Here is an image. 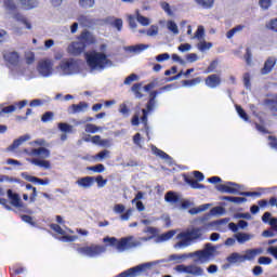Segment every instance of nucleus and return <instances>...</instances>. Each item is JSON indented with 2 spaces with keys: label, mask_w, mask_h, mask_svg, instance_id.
Masks as SVG:
<instances>
[{
  "label": "nucleus",
  "mask_w": 277,
  "mask_h": 277,
  "mask_svg": "<svg viewBox=\"0 0 277 277\" xmlns=\"http://www.w3.org/2000/svg\"><path fill=\"white\" fill-rule=\"evenodd\" d=\"M77 40L71 42L67 48L69 55H74L75 57L81 55L90 44H96V37L90 30H83Z\"/></svg>",
  "instance_id": "f03ea898"
},
{
  "label": "nucleus",
  "mask_w": 277,
  "mask_h": 277,
  "mask_svg": "<svg viewBox=\"0 0 277 277\" xmlns=\"http://www.w3.org/2000/svg\"><path fill=\"white\" fill-rule=\"evenodd\" d=\"M245 60L247 64H252V50L250 48L246 49Z\"/></svg>",
  "instance_id": "680f3d73"
},
{
  "label": "nucleus",
  "mask_w": 277,
  "mask_h": 277,
  "mask_svg": "<svg viewBox=\"0 0 277 277\" xmlns=\"http://www.w3.org/2000/svg\"><path fill=\"white\" fill-rule=\"evenodd\" d=\"M193 176H195L196 180L187 174H183L184 183L189 185L192 189H205L206 186L200 184V182L205 181V174L200 171H194Z\"/></svg>",
  "instance_id": "1a4fd4ad"
},
{
  "label": "nucleus",
  "mask_w": 277,
  "mask_h": 277,
  "mask_svg": "<svg viewBox=\"0 0 277 277\" xmlns=\"http://www.w3.org/2000/svg\"><path fill=\"white\" fill-rule=\"evenodd\" d=\"M263 105L267 107L272 116H277V96L274 98H266L263 101Z\"/></svg>",
  "instance_id": "a211bd4d"
},
{
  "label": "nucleus",
  "mask_w": 277,
  "mask_h": 277,
  "mask_svg": "<svg viewBox=\"0 0 277 277\" xmlns=\"http://www.w3.org/2000/svg\"><path fill=\"white\" fill-rule=\"evenodd\" d=\"M58 131H61L62 133H72V126L61 122L58 123Z\"/></svg>",
  "instance_id": "e433bc0d"
},
{
  "label": "nucleus",
  "mask_w": 277,
  "mask_h": 277,
  "mask_svg": "<svg viewBox=\"0 0 277 277\" xmlns=\"http://www.w3.org/2000/svg\"><path fill=\"white\" fill-rule=\"evenodd\" d=\"M55 114H53V111H47L42 115L41 122H51Z\"/></svg>",
  "instance_id": "3c124183"
},
{
  "label": "nucleus",
  "mask_w": 277,
  "mask_h": 277,
  "mask_svg": "<svg viewBox=\"0 0 277 277\" xmlns=\"http://www.w3.org/2000/svg\"><path fill=\"white\" fill-rule=\"evenodd\" d=\"M76 183L79 187H83L84 189H88L92 187V185H94V176L80 177Z\"/></svg>",
  "instance_id": "412c9836"
},
{
  "label": "nucleus",
  "mask_w": 277,
  "mask_h": 277,
  "mask_svg": "<svg viewBox=\"0 0 277 277\" xmlns=\"http://www.w3.org/2000/svg\"><path fill=\"white\" fill-rule=\"evenodd\" d=\"M140 90H142V83H134L132 85V92H134L136 98H142V96H144Z\"/></svg>",
  "instance_id": "c03bdc74"
},
{
  "label": "nucleus",
  "mask_w": 277,
  "mask_h": 277,
  "mask_svg": "<svg viewBox=\"0 0 277 277\" xmlns=\"http://www.w3.org/2000/svg\"><path fill=\"white\" fill-rule=\"evenodd\" d=\"M85 62L91 70H104V68L109 64V58L107 54L103 52H85L84 53Z\"/></svg>",
  "instance_id": "20e7f679"
},
{
  "label": "nucleus",
  "mask_w": 277,
  "mask_h": 277,
  "mask_svg": "<svg viewBox=\"0 0 277 277\" xmlns=\"http://www.w3.org/2000/svg\"><path fill=\"white\" fill-rule=\"evenodd\" d=\"M170 60V54L168 53H162L156 56V62H166Z\"/></svg>",
  "instance_id": "338daca9"
},
{
  "label": "nucleus",
  "mask_w": 277,
  "mask_h": 277,
  "mask_svg": "<svg viewBox=\"0 0 277 277\" xmlns=\"http://www.w3.org/2000/svg\"><path fill=\"white\" fill-rule=\"evenodd\" d=\"M164 200L171 205H179V202H181V195L170 190L164 195Z\"/></svg>",
  "instance_id": "5701e85b"
},
{
  "label": "nucleus",
  "mask_w": 277,
  "mask_h": 277,
  "mask_svg": "<svg viewBox=\"0 0 277 277\" xmlns=\"http://www.w3.org/2000/svg\"><path fill=\"white\" fill-rule=\"evenodd\" d=\"M31 136H29V134H25L19 136L18 138L14 140L13 143L9 146V150H16V148H18L19 146H22V144H25V142H28V140H30Z\"/></svg>",
  "instance_id": "aec40b11"
},
{
  "label": "nucleus",
  "mask_w": 277,
  "mask_h": 277,
  "mask_svg": "<svg viewBox=\"0 0 277 277\" xmlns=\"http://www.w3.org/2000/svg\"><path fill=\"white\" fill-rule=\"evenodd\" d=\"M266 29H271V31L277 32V18L271 19V21L266 24Z\"/></svg>",
  "instance_id": "603ef678"
},
{
  "label": "nucleus",
  "mask_w": 277,
  "mask_h": 277,
  "mask_svg": "<svg viewBox=\"0 0 277 277\" xmlns=\"http://www.w3.org/2000/svg\"><path fill=\"white\" fill-rule=\"evenodd\" d=\"M78 23L82 25V27H90V25H92V18L88 15H80L78 17Z\"/></svg>",
  "instance_id": "473e14b6"
},
{
  "label": "nucleus",
  "mask_w": 277,
  "mask_h": 277,
  "mask_svg": "<svg viewBox=\"0 0 277 277\" xmlns=\"http://www.w3.org/2000/svg\"><path fill=\"white\" fill-rule=\"evenodd\" d=\"M37 70L42 77H51L53 75V62L49 60L39 62Z\"/></svg>",
  "instance_id": "f8f14e48"
},
{
  "label": "nucleus",
  "mask_w": 277,
  "mask_h": 277,
  "mask_svg": "<svg viewBox=\"0 0 277 277\" xmlns=\"http://www.w3.org/2000/svg\"><path fill=\"white\" fill-rule=\"evenodd\" d=\"M107 157H109V150L104 149V150L100 151L98 154H96L95 159H105Z\"/></svg>",
  "instance_id": "69168bd1"
},
{
  "label": "nucleus",
  "mask_w": 277,
  "mask_h": 277,
  "mask_svg": "<svg viewBox=\"0 0 277 277\" xmlns=\"http://www.w3.org/2000/svg\"><path fill=\"white\" fill-rule=\"evenodd\" d=\"M221 200H226L227 202H234V205H243L248 202L246 197H233V196H223Z\"/></svg>",
  "instance_id": "a878e982"
},
{
  "label": "nucleus",
  "mask_w": 277,
  "mask_h": 277,
  "mask_svg": "<svg viewBox=\"0 0 277 277\" xmlns=\"http://www.w3.org/2000/svg\"><path fill=\"white\" fill-rule=\"evenodd\" d=\"M188 274L195 277L205 276V269L198 265L192 264L188 265Z\"/></svg>",
  "instance_id": "393cba45"
},
{
  "label": "nucleus",
  "mask_w": 277,
  "mask_h": 277,
  "mask_svg": "<svg viewBox=\"0 0 277 277\" xmlns=\"http://www.w3.org/2000/svg\"><path fill=\"white\" fill-rule=\"evenodd\" d=\"M4 61L10 64V66H18V62H21V56L17 52H6L4 55Z\"/></svg>",
  "instance_id": "dca6fc26"
},
{
  "label": "nucleus",
  "mask_w": 277,
  "mask_h": 277,
  "mask_svg": "<svg viewBox=\"0 0 277 277\" xmlns=\"http://www.w3.org/2000/svg\"><path fill=\"white\" fill-rule=\"evenodd\" d=\"M22 176L25 181H28V183H37L38 185H49L50 183L49 179H40L27 173H22Z\"/></svg>",
  "instance_id": "f3484780"
},
{
  "label": "nucleus",
  "mask_w": 277,
  "mask_h": 277,
  "mask_svg": "<svg viewBox=\"0 0 277 277\" xmlns=\"http://www.w3.org/2000/svg\"><path fill=\"white\" fill-rule=\"evenodd\" d=\"M102 140L103 138H101V135H94L91 137V140H90V135H88V137L83 138L84 142H92V144H96L97 146L101 145Z\"/></svg>",
  "instance_id": "de8ad7c7"
},
{
  "label": "nucleus",
  "mask_w": 277,
  "mask_h": 277,
  "mask_svg": "<svg viewBox=\"0 0 277 277\" xmlns=\"http://www.w3.org/2000/svg\"><path fill=\"white\" fill-rule=\"evenodd\" d=\"M151 153L153 155H156V157H160V159H170V155H168L166 151L159 149L157 146L151 145Z\"/></svg>",
  "instance_id": "c85d7f7f"
},
{
  "label": "nucleus",
  "mask_w": 277,
  "mask_h": 277,
  "mask_svg": "<svg viewBox=\"0 0 277 277\" xmlns=\"http://www.w3.org/2000/svg\"><path fill=\"white\" fill-rule=\"evenodd\" d=\"M50 228L54 230V233H57V235H66V230H64L58 224H51Z\"/></svg>",
  "instance_id": "864d4df0"
},
{
  "label": "nucleus",
  "mask_w": 277,
  "mask_h": 277,
  "mask_svg": "<svg viewBox=\"0 0 277 277\" xmlns=\"http://www.w3.org/2000/svg\"><path fill=\"white\" fill-rule=\"evenodd\" d=\"M197 5H200V8H203V10H211L213 8L215 0H195Z\"/></svg>",
  "instance_id": "c756f323"
},
{
  "label": "nucleus",
  "mask_w": 277,
  "mask_h": 277,
  "mask_svg": "<svg viewBox=\"0 0 277 277\" xmlns=\"http://www.w3.org/2000/svg\"><path fill=\"white\" fill-rule=\"evenodd\" d=\"M146 49H148V45H146V44H138V45L130 47V51H133L134 53H137V51H146Z\"/></svg>",
  "instance_id": "13d9d810"
},
{
  "label": "nucleus",
  "mask_w": 277,
  "mask_h": 277,
  "mask_svg": "<svg viewBox=\"0 0 277 277\" xmlns=\"http://www.w3.org/2000/svg\"><path fill=\"white\" fill-rule=\"evenodd\" d=\"M94 0H79L80 8H83L84 10H88L90 8H94Z\"/></svg>",
  "instance_id": "ea45409f"
},
{
  "label": "nucleus",
  "mask_w": 277,
  "mask_h": 277,
  "mask_svg": "<svg viewBox=\"0 0 277 277\" xmlns=\"http://www.w3.org/2000/svg\"><path fill=\"white\" fill-rule=\"evenodd\" d=\"M239 184L235 182H226V184H220L216 186L217 192H222V194H238L239 196L261 198V193L259 192H239Z\"/></svg>",
  "instance_id": "39448f33"
},
{
  "label": "nucleus",
  "mask_w": 277,
  "mask_h": 277,
  "mask_svg": "<svg viewBox=\"0 0 277 277\" xmlns=\"http://www.w3.org/2000/svg\"><path fill=\"white\" fill-rule=\"evenodd\" d=\"M136 21L143 27H148V25H150V19L148 17L140 15V14L136 15Z\"/></svg>",
  "instance_id": "58836bf2"
},
{
  "label": "nucleus",
  "mask_w": 277,
  "mask_h": 277,
  "mask_svg": "<svg viewBox=\"0 0 277 277\" xmlns=\"http://www.w3.org/2000/svg\"><path fill=\"white\" fill-rule=\"evenodd\" d=\"M60 68L62 70L63 74L65 75H74L75 74V63L72 62H63L60 65Z\"/></svg>",
  "instance_id": "4be33fe9"
},
{
  "label": "nucleus",
  "mask_w": 277,
  "mask_h": 277,
  "mask_svg": "<svg viewBox=\"0 0 277 277\" xmlns=\"http://www.w3.org/2000/svg\"><path fill=\"white\" fill-rule=\"evenodd\" d=\"M23 10H34V8H37L38 0H19Z\"/></svg>",
  "instance_id": "cd10ccee"
},
{
  "label": "nucleus",
  "mask_w": 277,
  "mask_h": 277,
  "mask_svg": "<svg viewBox=\"0 0 277 277\" xmlns=\"http://www.w3.org/2000/svg\"><path fill=\"white\" fill-rule=\"evenodd\" d=\"M168 29L169 31H172V34H179V26L173 21L168 22Z\"/></svg>",
  "instance_id": "6e6d98bb"
},
{
  "label": "nucleus",
  "mask_w": 277,
  "mask_h": 277,
  "mask_svg": "<svg viewBox=\"0 0 277 277\" xmlns=\"http://www.w3.org/2000/svg\"><path fill=\"white\" fill-rule=\"evenodd\" d=\"M227 261L229 263H237V261H245L243 255H239V253H232L228 258Z\"/></svg>",
  "instance_id": "a18cd8bd"
},
{
  "label": "nucleus",
  "mask_w": 277,
  "mask_h": 277,
  "mask_svg": "<svg viewBox=\"0 0 277 277\" xmlns=\"http://www.w3.org/2000/svg\"><path fill=\"white\" fill-rule=\"evenodd\" d=\"M60 241H64L65 243H72V241H77L79 239V236H62L61 238H58Z\"/></svg>",
  "instance_id": "49530a36"
},
{
  "label": "nucleus",
  "mask_w": 277,
  "mask_h": 277,
  "mask_svg": "<svg viewBox=\"0 0 277 277\" xmlns=\"http://www.w3.org/2000/svg\"><path fill=\"white\" fill-rule=\"evenodd\" d=\"M26 189L27 190L31 189L32 193L29 196V200L30 202H36V198L38 197V189L34 187V185L31 184H26Z\"/></svg>",
  "instance_id": "72a5a7b5"
},
{
  "label": "nucleus",
  "mask_w": 277,
  "mask_h": 277,
  "mask_svg": "<svg viewBox=\"0 0 277 277\" xmlns=\"http://www.w3.org/2000/svg\"><path fill=\"white\" fill-rule=\"evenodd\" d=\"M256 254H258L256 249H252V250H249L246 255H242V258L245 261H246V259H248V261H252V259H254V256H256Z\"/></svg>",
  "instance_id": "4d7b16f0"
},
{
  "label": "nucleus",
  "mask_w": 277,
  "mask_h": 277,
  "mask_svg": "<svg viewBox=\"0 0 277 277\" xmlns=\"http://www.w3.org/2000/svg\"><path fill=\"white\" fill-rule=\"evenodd\" d=\"M133 81H137V75H135V74H131L130 76H128L124 79V85H131V83H133Z\"/></svg>",
  "instance_id": "bf43d9fd"
},
{
  "label": "nucleus",
  "mask_w": 277,
  "mask_h": 277,
  "mask_svg": "<svg viewBox=\"0 0 277 277\" xmlns=\"http://www.w3.org/2000/svg\"><path fill=\"white\" fill-rule=\"evenodd\" d=\"M235 238L238 241V243H246V241H250L251 236L250 234L238 233L235 235Z\"/></svg>",
  "instance_id": "2f4dec72"
},
{
  "label": "nucleus",
  "mask_w": 277,
  "mask_h": 277,
  "mask_svg": "<svg viewBox=\"0 0 277 277\" xmlns=\"http://www.w3.org/2000/svg\"><path fill=\"white\" fill-rule=\"evenodd\" d=\"M113 27H115L118 31H122V18H116L113 22Z\"/></svg>",
  "instance_id": "0e129e2a"
},
{
  "label": "nucleus",
  "mask_w": 277,
  "mask_h": 277,
  "mask_svg": "<svg viewBox=\"0 0 277 277\" xmlns=\"http://www.w3.org/2000/svg\"><path fill=\"white\" fill-rule=\"evenodd\" d=\"M103 127H98L94 123H87L84 126L85 133H98V131H102Z\"/></svg>",
  "instance_id": "7c9ffc66"
},
{
  "label": "nucleus",
  "mask_w": 277,
  "mask_h": 277,
  "mask_svg": "<svg viewBox=\"0 0 277 277\" xmlns=\"http://www.w3.org/2000/svg\"><path fill=\"white\" fill-rule=\"evenodd\" d=\"M119 113H121L123 118H129V114H131V109H129V106H127V104H120Z\"/></svg>",
  "instance_id": "37998d69"
},
{
  "label": "nucleus",
  "mask_w": 277,
  "mask_h": 277,
  "mask_svg": "<svg viewBox=\"0 0 277 277\" xmlns=\"http://www.w3.org/2000/svg\"><path fill=\"white\" fill-rule=\"evenodd\" d=\"M176 235V232L174 230H169L162 235H160V241H169V239H172Z\"/></svg>",
  "instance_id": "09e8293b"
},
{
  "label": "nucleus",
  "mask_w": 277,
  "mask_h": 277,
  "mask_svg": "<svg viewBox=\"0 0 277 277\" xmlns=\"http://www.w3.org/2000/svg\"><path fill=\"white\" fill-rule=\"evenodd\" d=\"M24 153L28 155V157H39L32 158L30 160V163L32 166H38V168H43L44 170H51V161L44 160L49 159L51 157V150L47 149L45 147H39V148H30V149H24Z\"/></svg>",
  "instance_id": "7ed1b4c3"
},
{
  "label": "nucleus",
  "mask_w": 277,
  "mask_h": 277,
  "mask_svg": "<svg viewBox=\"0 0 277 277\" xmlns=\"http://www.w3.org/2000/svg\"><path fill=\"white\" fill-rule=\"evenodd\" d=\"M163 90H168V87L160 88V91H151L149 93V100L146 104V108L142 109L143 116L141 117V121L145 127H148V114L155 111V105H157V95L161 94Z\"/></svg>",
  "instance_id": "423d86ee"
},
{
  "label": "nucleus",
  "mask_w": 277,
  "mask_h": 277,
  "mask_svg": "<svg viewBox=\"0 0 277 277\" xmlns=\"http://www.w3.org/2000/svg\"><path fill=\"white\" fill-rule=\"evenodd\" d=\"M276 57L274 56H269L265 62H264V66L261 69V75H269V72H272V70H274V66H276Z\"/></svg>",
  "instance_id": "2eb2a0df"
},
{
  "label": "nucleus",
  "mask_w": 277,
  "mask_h": 277,
  "mask_svg": "<svg viewBox=\"0 0 277 277\" xmlns=\"http://www.w3.org/2000/svg\"><path fill=\"white\" fill-rule=\"evenodd\" d=\"M4 8L9 10V12H16L17 6L14 3V0H4Z\"/></svg>",
  "instance_id": "79ce46f5"
},
{
  "label": "nucleus",
  "mask_w": 277,
  "mask_h": 277,
  "mask_svg": "<svg viewBox=\"0 0 277 277\" xmlns=\"http://www.w3.org/2000/svg\"><path fill=\"white\" fill-rule=\"evenodd\" d=\"M259 3L263 10H268L272 6V0H260Z\"/></svg>",
  "instance_id": "e2e57ef3"
},
{
  "label": "nucleus",
  "mask_w": 277,
  "mask_h": 277,
  "mask_svg": "<svg viewBox=\"0 0 277 277\" xmlns=\"http://www.w3.org/2000/svg\"><path fill=\"white\" fill-rule=\"evenodd\" d=\"M213 252H215V247L211 246V243H206L205 249L195 251L192 256L196 258L195 263H209Z\"/></svg>",
  "instance_id": "6e6552de"
},
{
  "label": "nucleus",
  "mask_w": 277,
  "mask_h": 277,
  "mask_svg": "<svg viewBox=\"0 0 277 277\" xmlns=\"http://www.w3.org/2000/svg\"><path fill=\"white\" fill-rule=\"evenodd\" d=\"M202 82V78L201 77H197L190 80H184L183 81V85H188V87H194V85H198V83Z\"/></svg>",
  "instance_id": "4c0bfd02"
},
{
  "label": "nucleus",
  "mask_w": 277,
  "mask_h": 277,
  "mask_svg": "<svg viewBox=\"0 0 277 277\" xmlns=\"http://www.w3.org/2000/svg\"><path fill=\"white\" fill-rule=\"evenodd\" d=\"M88 170H90L91 172H97L98 174H101V172H105V166L100 163L93 167H89Z\"/></svg>",
  "instance_id": "8fccbe9b"
},
{
  "label": "nucleus",
  "mask_w": 277,
  "mask_h": 277,
  "mask_svg": "<svg viewBox=\"0 0 277 277\" xmlns=\"http://www.w3.org/2000/svg\"><path fill=\"white\" fill-rule=\"evenodd\" d=\"M243 25H238L234 28H232L229 31L226 32V38L230 39L233 36L237 34V31H242L243 30Z\"/></svg>",
  "instance_id": "a19ab883"
},
{
  "label": "nucleus",
  "mask_w": 277,
  "mask_h": 277,
  "mask_svg": "<svg viewBox=\"0 0 277 277\" xmlns=\"http://www.w3.org/2000/svg\"><path fill=\"white\" fill-rule=\"evenodd\" d=\"M220 62L217 60L212 61L208 68L203 71L205 75H209V72H215V70H217V66H219Z\"/></svg>",
  "instance_id": "f704fd0d"
},
{
  "label": "nucleus",
  "mask_w": 277,
  "mask_h": 277,
  "mask_svg": "<svg viewBox=\"0 0 277 277\" xmlns=\"http://www.w3.org/2000/svg\"><path fill=\"white\" fill-rule=\"evenodd\" d=\"M8 197L11 200V205L13 207H16V209H21V207H23V201H21V196H18V194L13 193L12 189L8 190Z\"/></svg>",
  "instance_id": "6ab92c4d"
},
{
  "label": "nucleus",
  "mask_w": 277,
  "mask_h": 277,
  "mask_svg": "<svg viewBox=\"0 0 277 277\" xmlns=\"http://www.w3.org/2000/svg\"><path fill=\"white\" fill-rule=\"evenodd\" d=\"M26 105H27V100H23L10 106L0 105V118L1 116H5L8 114H14V111H16L17 108L23 109V107H25Z\"/></svg>",
  "instance_id": "ddd939ff"
},
{
  "label": "nucleus",
  "mask_w": 277,
  "mask_h": 277,
  "mask_svg": "<svg viewBox=\"0 0 277 277\" xmlns=\"http://www.w3.org/2000/svg\"><path fill=\"white\" fill-rule=\"evenodd\" d=\"M236 111H237L238 116H240V118L242 120H245V122H248V120H250L248 113H246V110H243V108L241 106L236 105Z\"/></svg>",
  "instance_id": "c9c22d12"
},
{
  "label": "nucleus",
  "mask_w": 277,
  "mask_h": 277,
  "mask_svg": "<svg viewBox=\"0 0 277 277\" xmlns=\"http://www.w3.org/2000/svg\"><path fill=\"white\" fill-rule=\"evenodd\" d=\"M13 18L15 21H17V23H22L23 25H25L26 29H31V23L29 22V19H27V17H25L23 14L21 13H15L13 15Z\"/></svg>",
  "instance_id": "bb28decb"
},
{
  "label": "nucleus",
  "mask_w": 277,
  "mask_h": 277,
  "mask_svg": "<svg viewBox=\"0 0 277 277\" xmlns=\"http://www.w3.org/2000/svg\"><path fill=\"white\" fill-rule=\"evenodd\" d=\"M208 88L215 89L222 84V78L217 74H212L205 79Z\"/></svg>",
  "instance_id": "4468645a"
},
{
  "label": "nucleus",
  "mask_w": 277,
  "mask_h": 277,
  "mask_svg": "<svg viewBox=\"0 0 277 277\" xmlns=\"http://www.w3.org/2000/svg\"><path fill=\"white\" fill-rule=\"evenodd\" d=\"M94 183H97V187H105V185H107V180L103 179V175H97L94 177Z\"/></svg>",
  "instance_id": "5fc2aeb1"
},
{
  "label": "nucleus",
  "mask_w": 277,
  "mask_h": 277,
  "mask_svg": "<svg viewBox=\"0 0 277 277\" xmlns=\"http://www.w3.org/2000/svg\"><path fill=\"white\" fill-rule=\"evenodd\" d=\"M137 246H142V241L134 240L133 236H128L119 239L116 248L119 252H124V250H131V248H137Z\"/></svg>",
  "instance_id": "9d476101"
},
{
  "label": "nucleus",
  "mask_w": 277,
  "mask_h": 277,
  "mask_svg": "<svg viewBox=\"0 0 277 277\" xmlns=\"http://www.w3.org/2000/svg\"><path fill=\"white\" fill-rule=\"evenodd\" d=\"M146 267H150V264L145 263L134 267H131L122 273L118 274L116 277H137L142 274V272L146 271Z\"/></svg>",
  "instance_id": "9b49d317"
},
{
  "label": "nucleus",
  "mask_w": 277,
  "mask_h": 277,
  "mask_svg": "<svg viewBox=\"0 0 277 277\" xmlns=\"http://www.w3.org/2000/svg\"><path fill=\"white\" fill-rule=\"evenodd\" d=\"M268 142H269L268 144H269L271 148H275L277 150V138H276V136L269 135L268 136Z\"/></svg>",
  "instance_id": "774afa93"
},
{
  "label": "nucleus",
  "mask_w": 277,
  "mask_h": 277,
  "mask_svg": "<svg viewBox=\"0 0 277 277\" xmlns=\"http://www.w3.org/2000/svg\"><path fill=\"white\" fill-rule=\"evenodd\" d=\"M89 105L87 102H80L79 104H72L70 106L71 114H81L88 109Z\"/></svg>",
  "instance_id": "b1692460"
},
{
  "label": "nucleus",
  "mask_w": 277,
  "mask_h": 277,
  "mask_svg": "<svg viewBox=\"0 0 277 277\" xmlns=\"http://www.w3.org/2000/svg\"><path fill=\"white\" fill-rule=\"evenodd\" d=\"M226 219L216 220L210 222L208 225L181 232L176 236V239L180 241L175 243V248H187L188 246H192V241H196L198 239L202 241V239H206L205 233L209 230V226H222V224H226Z\"/></svg>",
  "instance_id": "f257e3e1"
},
{
  "label": "nucleus",
  "mask_w": 277,
  "mask_h": 277,
  "mask_svg": "<svg viewBox=\"0 0 277 277\" xmlns=\"http://www.w3.org/2000/svg\"><path fill=\"white\" fill-rule=\"evenodd\" d=\"M76 252H78V254H81V256H89V259H94L96 256H101V254L105 252V246L91 245L84 247H77Z\"/></svg>",
  "instance_id": "0eeeda50"
},
{
  "label": "nucleus",
  "mask_w": 277,
  "mask_h": 277,
  "mask_svg": "<svg viewBox=\"0 0 277 277\" xmlns=\"http://www.w3.org/2000/svg\"><path fill=\"white\" fill-rule=\"evenodd\" d=\"M162 10L169 15L172 16L174 13L172 12V9L170 8V3L168 2H161Z\"/></svg>",
  "instance_id": "052dcab7"
}]
</instances>
